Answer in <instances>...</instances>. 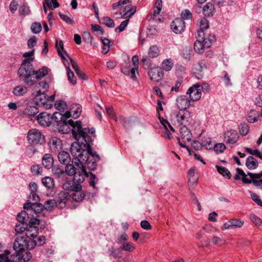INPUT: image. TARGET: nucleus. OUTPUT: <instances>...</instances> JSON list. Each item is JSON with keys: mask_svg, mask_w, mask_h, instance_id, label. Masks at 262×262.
<instances>
[{"mask_svg": "<svg viewBox=\"0 0 262 262\" xmlns=\"http://www.w3.org/2000/svg\"><path fill=\"white\" fill-rule=\"evenodd\" d=\"M69 121L73 127L72 135L77 140L71 146V152L74 157L72 163L75 164L76 161H78L86 164L90 170H94L97 166L96 162L99 160V156L91 148L95 137V129L93 128H83L80 121Z\"/></svg>", "mask_w": 262, "mask_h": 262, "instance_id": "1", "label": "nucleus"}, {"mask_svg": "<svg viewBox=\"0 0 262 262\" xmlns=\"http://www.w3.org/2000/svg\"><path fill=\"white\" fill-rule=\"evenodd\" d=\"M32 63V58L23 60L17 72L19 77L29 85L35 84L33 77L34 70Z\"/></svg>", "mask_w": 262, "mask_h": 262, "instance_id": "2", "label": "nucleus"}, {"mask_svg": "<svg viewBox=\"0 0 262 262\" xmlns=\"http://www.w3.org/2000/svg\"><path fill=\"white\" fill-rule=\"evenodd\" d=\"M215 40V37L214 34H208V37H205L202 40L198 39L194 42V49L197 53H202L204 49L210 48Z\"/></svg>", "mask_w": 262, "mask_h": 262, "instance_id": "3", "label": "nucleus"}, {"mask_svg": "<svg viewBox=\"0 0 262 262\" xmlns=\"http://www.w3.org/2000/svg\"><path fill=\"white\" fill-rule=\"evenodd\" d=\"M32 95L34 96V101L36 105L42 106L46 109L51 108L52 105L48 103L46 92H42L41 89L34 90L32 92Z\"/></svg>", "mask_w": 262, "mask_h": 262, "instance_id": "4", "label": "nucleus"}, {"mask_svg": "<svg viewBox=\"0 0 262 262\" xmlns=\"http://www.w3.org/2000/svg\"><path fill=\"white\" fill-rule=\"evenodd\" d=\"M177 121L183 126L190 125L193 122L191 113L189 111H180L177 114Z\"/></svg>", "mask_w": 262, "mask_h": 262, "instance_id": "5", "label": "nucleus"}, {"mask_svg": "<svg viewBox=\"0 0 262 262\" xmlns=\"http://www.w3.org/2000/svg\"><path fill=\"white\" fill-rule=\"evenodd\" d=\"M84 164L78 161L75 163V165L78 167V169L76 173L74 176L73 181L74 182L81 184L84 181L85 177H89V173H87L83 166Z\"/></svg>", "mask_w": 262, "mask_h": 262, "instance_id": "6", "label": "nucleus"}, {"mask_svg": "<svg viewBox=\"0 0 262 262\" xmlns=\"http://www.w3.org/2000/svg\"><path fill=\"white\" fill-rule=\"evenodd\" d=\"M28 140L31 144L41 143L44 140L40 132L36 129H32L28 133Z\"/></svg>", "mask_w": 262, "mask_h": 262, "instance_id": "7", "label": "nucleus"}, {"mask_svg": "<svg viewBox=\"0 0 262 262\" xmlns=\"http://www.w3.org/2000/svg\"><path fill=\"white\" fill-rule=\"evenodd\" d=\"M186 93L189 95V99L191 101H195L199 100L202 96L201 85L198 83L194 84L189 88Z\"/></svg>", "mask_w": 262, "mask_h": 262, "instance_id": "8", "label": "nucleus"}, {"mask_svg": "<svg viewBox=\"0 0 262 262\" xmlns=\"http://www.w3.org/2000/svg\"><path fill=\"white\" fill-rule=\"evenodd\" d=\"M170 27L175 33L181 34L185 30V24L181 18H177L171 22Z\"/></svg>", "mask_w": 262, "mask_h": 262, "instance_id": "9", "label": "nucleus"}, {"mask_svg": "<svg viewBox=\"0 0 262 262\" xmlns=\"http://www.w3.org/2000/svg\"><path fill=\"white\" fill-rule=\"evenodd\" d=\"M148 74L150 79L156 82L160 81L164 75L162 68L158 67L150 69Z\"/></svg>", "mask_w": 262, "mask_h": 262, "instance_id": "10", "label": "nucleus"}, {"mask_svg": "<svg viewBox=\"0 0 262 262\" xmlns=\"http://www.w3.org/2000/svg\"><path fill=\"white\" fill-rule=\"evenodd\" d=\"M244 224V221L238 219H232L225 222L221 228L223 230H226L235 228H241L243 226Z\"/></svg>", "mask_w": 262, "mask_h": 262, "instance_id": "11", "label": "nucleus"}, {"mask_svg": "<svg viewBox=\"0 0 262 262\" xmlns=\"http://www.w3.org/2000/svg\"><path fill=\"white\" fill-rule=\"evenodd\" d=\"M176 104L180 111H187V108L190 106V101L186 95H182L177 97Z\"/></svg>", "mask_w": 262, "mask_h": 262, "instance_id": "12", "label": "nucleus"}, {"mask_svg": "<svg viewBox=\"0 0 262 262\" xmlns=\"http://www.w3.org/2000/svg\"><path fill=\"white\" fill-rule=\"evenodd\" d=\"M36 119L41 125L48 126L51 123L52 117L50 114L47 112H42L36 117Z\"/></svg>", "mask_w": 262, "mask_h": 262, "instance_id": "13", "label": "nucleus"}, {"mask_svg": "<svg viewBox=\"0 0 262 262\" xmlns=\"http://www.w3.org/2000/svg\"><path fill=\"white\" fill-rule=\"evenodd\" d=\"M69 197L70 194L68 192L62 191L58 193L54 199L59 207L63 208Z\"/></svg>", "mask_w": 262, "mask_h": 262, "instance_id": "14", "label": "nucleus"}, {"mask_svg": "<svg viewBox=\"0 0 262 262\" xmlns=\"http://www.w3.org/2000/svg\"><path fill=\"white\" fill-rule=\"evenodd\" d=\"M205 68L204 64L202 62H198L193 65L192 68V73L193 75L198 79H201L203 78V70Z\"/></svg>", "mask_w": 262, "mask_h": 262, "instance_id": "15", "label": "nucleus"}, {"mask_svg": "<svg viewBox=\"0 0 262 262\" xmlns=\"http://www.w3.org/2000/svg\"><path fill=\"white\" fill-rule=\"evenodd\" d=\"M81 112L82 107L81 105L79 104H75L72 106L69 111H67L64 113V115L67 119H68L70 117L76 118L80 115Z\"/></svg>", "mask_w": 262, "mask_h": 262, "instance_id": "16", "label": "nucleus"}, {"mask_svg": "<svg viewBox=\"0 0 262 262\" xmlns=\"http://www.w3.org/2000/svg\"><path fill=\"white\" fill-rule=\"evenodd\" d=\"M26 238L24 236L18 235L13 244L14 250L23 251L27 245Z\"/></svg>", "mask_w": 262, "mask_h": 262, "instance_id": "17", "label": "nucleus"}, {"mask_svg": "<svg viewBox=\"0 0 262 262\" xmlns=\"http://www.w3.org/2000/svg\"><path fill=\"white\" fill-rule=\"evenodd\" d=\"M48 145L53 152H57L62 147L61 140L56 137H52L48 142Z\"/></svg>", "mask_w": 262, "mask_h": 262, "instance_id": "18", "label": "nucleus"}, {"mask_svg": "<svg viewBox=\"0 0 262 262\" xmlns=\"http://www.w3.org/2000/svg\"><path fill=\"white\" fill-rule=\"evenodd\" d=\"M38 113V108L35 105H28L23 111V114L31 120L33 118L36 119L35 115Z\"/></svg>", "mask_w": 262, "mask_h": 262, "instance_id": "19", "label": "nucleus"}, {"mask_svg": "<svg viewBox=\"0 0 262 262\" xmlns=\"http://www.w3.org/2000/svg\"><path fill=\"white\" fill-rule=\"evenodd\" d=\"M224 135L225 141L227 143L233 144L237 141L238 136L235 132L228 130L224 133Z\"/></svg>", "mask_w": 262, "mask_h": 262, "instance_id": "20", "label": "nucleus"}, {"mask_svg": "<svg viewBox=\"0 0 262 262\" xmlns=\"http://www.w3.org/2000/svg\"><path fill=\"white\" fill-rule=\"evenodd\" d=\"M42 164L47 169L53 167L54 159L52 155L50 154H45L42 158Z\"/></svg>", "mask_w": 262, "mask_h": 262, "instance_id": "21", "label": "nucleus"}, {"mask_svg": "<svg viewBox=\"0 0 262 262\" xmlns=\"http://www.w3.org/2000/svg\"><path fill=\"white\" fill-rule=\"evenodd\" d=\"M69 120H72L73 121L72 119H69L67 120H64L63 122H61L60 124L59 130L60 132H62L63 134L68 133L71 130L72 132V129L73 127L70 124ZM74 122H75L74 121Z\"/></svg>", "mask_w": 262, "mask_h": 262, "instance_id": "22", "label": "nucleus"}, {"mask_svg": "<svg viewBox=\"0 0 262 262\" xmlns=\"http://www.w3.org/2000/svg\"><path fill=\"white\" fill-rule=\"evenodd\" d=\"M58 159L61 164L66 165L70 162L71 157L68 152L62 151L58 153Z\"/></svg>", "mask_w": 262, "mask_h": 262, "instance_id": "23", "label": "nucleus"}, {"mask_svg": "<svg viewBox=\"0 0 262 262\" xmlns=\"http://www.w3.org/2000/svg\"><path fill=\"white\" fill-rule=\"evenodd\" d=\"M180 134L184 142H189L192 138V134L186 126H183L180 129Z\"/></svg>", "mask_w": 262, "mask_h": 262, "instance_id": "24", "label": "nucleus"}, {"mask_svg": "<svg viewBox=\"0 0 262 262\" xmlns=\"http://www.w3.org/2000/svg\"><path fill=\"white\" fill-rule=\"evenodd\" d=\"M258 165L257 161L252 156H249L246 159V166L249 169H255Z\"/></svg>", "mask_w": 262, "mask_h": 262, "instance_id": "25", "label": "nucleus"}, {"mask_svg": "<svg viewBox=\"0 0 262 262\" xmlns=\"http://www.w3.org/2000/svg\"><path fill=\"white\" fill-rule=\"evenodd\" d=\"M48 73L49 69L46 67H44L37 71L34 70V79L36 78V79H39L42 78L44 77L45 76H46L48 74Z\"/></svg>", "mask_w": 262, "mask_h": 262, "instance_id": "26", "label": "nucleus"}, {"mask_svg": "<svg viewBox=\"0 0 262 262\" xmlns=\"http://www.w3.org/2000/svg\"><path fill=\"white\" fill-rule=\"evenodd\" d=\"M214 11V8L212 4L207 3L203 8V14L206 16H212Z\"/></svg>", "mask_w": 262, "mask_h": 262, "instance_id": "27", "label": "nucleus"}, {"mask_svg": "<svg viewBox=\"0 0 262 262\" xmlns=\"http://www.w3.org/2000/svg\"><path fill=\"white\" fill-rule=\"evenodd\" d=\"M259 118L258 112L252 110L247 114V120L250 123H254L257 121Z\"/></svg>", "mask_w": 262, "mask_h": 262, "instance_id": "28", "label": "nucleus"}, {"mask_svg": "<svg viewBox=\"0 0 262 262\" xmlns=\"http://www.w3.org/2000/svg\"><path fill=\"white\" fill-rule=\"evenodd\" d=\"M78 167L74 164H67L65 167L64 173L69 176H74L77 171Z\"/></svg>", "mask_w": 262, "mask_h": 262, "instance_id": "29", "label": "nucleus"}, {"mask_svg": "<svg viewBox=\"0 0 262 262\" xmlns=\"http://www.w3.org/2000/svg\"><path fill=\"white\" fill-rule=\"evenodd\" d=\"M188 178L189 182L192 185L194 186L195 185L198 177L195 175V170L193 168H190L188 172Z\"/></svg>", "mask_w": 262, "mask_h": 262, "instance_id": "30", "label": "nucleus"}, {"mask_svg": "<svg viewBox=\"0 0 262 262\" xmlns=\"http://www.w3.org/2000/svg\"><path fill=\"white\" fill-rule=\"evenodd\" d=\"M27 92V87L23 85H18L14 88L13 93L15 96H21L26 94Z\"/></svg>", "mask_w": 262, "mask_h": 262, "instance_id": "31", "label": "nucleus"}, {"mask_svg": "<svg viewBox=\"0 0 262 262\" xmlns=\"http://www.w3.org/2000/svg\"><path fill=\"white\" fill-rule=\"evenodd\" d=\"M202 145L207 150L213 149V144L211 138L208 137H204L202 139Z\"/></svg>", "mask_w": 262, "mask_h": 262, "instance_id": "32", "label": "nucleus"}, {"mask_svg": "<svg viewBox=\"0 0 262 262\" xmlns=\"http://www.w3.org/2000/svg\"><path fill=\"white\" fill-rule=\"evenodd\" d=\"M39 229L37 227H30L26 231V236L28 238L35 237L38 234Z\"/></svg>", "mask_w": 262, "mask_h": 262, "instance_id": "33", "label": "nucleus"}, {"mask_svg": "<svg viewBox=\"0 0 262 262\" xmlns=\"http://www.w3.org/2000/svg\"><path fill=\"white\" fill-rule=\"evenodd\" d=\"M42 184L47 188H52L54 186V181L52 178L45 177L42 179Z\"/></svg>", "mask_w": 262, "mask_h": 262, "instance_id": "34", "label": "nucleus"}, {"mask_svg": "<svg viewBox=\"0 0 262 262\" xmlns=\"http://www.w3.org/2000/svg\"><path fill=\"white\" fill-rule=\"evenodd\" d=\"M52 171L53 174L58 178H63L64 176V170L58 166L53 167Z\"/></svg>", "mask_w": 262, "mask_h": 262, "instance_id": "35", "label": "nucleus"}, {"mask_svg": "<svg viewBox=\"0 0 262 262\" xmlns=\"http://www.w3.org/2000/svg\"><path fill=\"white\" fill-rule=\"evenodd\" d=\"M136 7H132L130 5H128L126 6L125 8L124 9L123 11L124 12V14H123L124 17H130L132 16L136 12Z\"/></svg>", "mask_w": 262, "mask_h": 262, "instance_id": "36", "label": "nucleus"}, {"mask_svg": "<svg viewBox=\"0 0 262 262\" xmlns=\"http://www.w3.org/2000/svg\"><path fill=\"white\" fill-rule=\"evenodd\" d=\"M14 251L15 252L11 255L9 259L10 262H18L23 257L22 251Z\"/></svg>", "mask_w": 262, "mask_h": 262, "instance_id": "37", "label": "nucleus"}, {"mask_svg": "<svg viewBox=\"0 0 262 262\" xmlns=\"http://www.w3.org/2000/svg\"><path fill=\"white\" fill-rule=\"evenodd\" d=\"M121 250V248L115 249L112 247L108 250L110 255L115 258H121L123 255V253Z\"/></svg>", "mask_w": 262, "mask_h": 262, "instance_id": "38", "label": "nucleus"}, {"mask_svg": "<svg viewBox=\"0 0 262 262\" xmlns=\"http://www.w3.org/2000/svg\"><path fill=\"white\" fill-rule=\"evenodd\" d=\"M159 53V48L156 45H153L149 49L148 55L150 58H155L158 56Z\"/></svg>", "mask_w": 262, "mask_h": 262, "instance_id": "39", "label": "nucleus"}, {"mask_svg": "<svg viewBox=\"0 0 262 262\" xmlns=\"http://www.w3.org/2000/svg\"><path fill=\"white\" fill-rule=\"evenodd\" d=\"M43 5H47L50 9L57 8L59 6V4L57 0H44Z\"/></svg>", "mask_w": 262, "mask_h": 262, "instance_id": "40", "label": "nucleus"}, {"mask_svg": "<svg viewBox=\"0 0 262 262\" xmlns=\"http://www.w3.org/2000/svg\"><path fill=\"white\" fill-rule=\"evenodd\" d=\"M101 40L103 45L102 48V53L104 54H105L108 52L110 50L111 43H112V44L113 43L112 42L110 39L106 38H101Z\"/></svg>", "mask_w": 262, "mask_h": 262, "instance_id": "41", "label": "nucleus"}, {"mask_svg": "<svg viewBox=\"0 0 262 262\" xmlns=\"http://www.w3.org/2000/svg\"><path fill=\"white\" fill-rule=\"evenodd\" d=\"M55 46L59 56H60L63 59H66L63 53H62V51H63L64 53L67 54L66 51L63 50V44L62 41L61 40H60L59 41L58 40H56Z\"/></svg>", "mask_w": 262, "mask_h": 262, "instance_id": "42", "label": "nucleus"}, {"mask_svg": "<svg viewBox=\"0 0 262 262\" xmlns=\"http://www.w3.org/2000/svg\"><path fill=\"white\" fill-rule=\"evenodd\" d=\"M121 249L127 252H132L135 250L134 244L132 243L124 242L120 247Z\"/></svg>", "mask_w": 262, "mask_h": 262, "instance_id": "43", "label": "nucleus"}, {"mask_svg": "<svg viewBox=\"0 0 262 262\" xmlns=\"http://www.w3.org/2000/svg\"><path fill=\"white\" fill-rule=\"evenodd\" d=\"M28 214L25 211H23L17 215L16 219L21 224H27Z\"/></svg>", "mask_w": 262, "mask_h": 262, "instance_id": "44", "label": "nucleus"}, {"mask_svg": "<svg viewBox=\"0 0 262 262\" xmlns=\"http://www.w3.org/2000/svg\"><path fill=\"white\" fill-rule=\"evenodd\" d=\"M52 120L55 119V121L56 122H63L64 120H67V119L66 118V117L64 114H62L61 113L59 112H55L53 114L52 116H51Z\"/></svg>", "mask_w": 262, "mask_h": 262, "instance_id": "45", "label": "nucleus"}, {"mask_svg": "<svg viewBox=\"0 0 262 262\" xmlns=\"http://www.w3.org/2000/svg\"><path fill=\"white\" fill-rule=\"evenodd\" d=\"M43 206L45 209L47 210H50L52 209V208L55 206H58V205L56 204L55 199H52L46 201Z\"/></svg>", "mask_w": 262, "mask_h": 262, "instance_id": "46", "label": "nucleus"}, {"mask_svg": "<svg viewBox=\"0 0 262 262\" xmlns=\"http://www.w3.org/2000/svg\"><path fill=\"white\" fill-rule=\"evenodd\" d=\"M217 171L222 175L224 177H226L228 178H230L231 177V173L225 167L223 166H216Z\"/></svg>", "mask_w": 262, "mask_h": 262, "instance_id": "47", "label": "nucleus"}, {"mask_svg": "<svg viewBox=\"0 0 262 262\" xmlns=\"http://www.w3.org/2000/svg\"><path fill=\"white\" fill-rule=\"evenodd\" d=\"M29 7L25 4L21 6L19 9V15L22 17L29 15L30 13Z\"/></svg>", "mask_w": 262, "mask_h": 262, "instance_id": "48", "label": "nucleus"}, {"mask_svg": "<svg viewBox=\"0 0 262 262\" xmlns=\"http://www.w3.org/2000/svg\"><path fill=\"white\" fill-rule=\"evenodd\" d=\"M172 66L173 63L170 60H165L162 62V69H163L166 71H169L172 69Z\"/></svg>", "mask_w": 262, "mask_h": 262, "instance_id": "49", "label": "nucleus"}, {"mask_svg": "<svg viewBox=\"0 0 262 262\" xmlns=\"http://www.w3.org/2000/svg\"><path fill=\"white\" fill-rule=\"evenodd\" d=\"M199 23L200 29L201 30L204 31L205 30H206L209 28L208 21L205 17L201 18L199 20Z\"/></svg>", "mask_w": 262, "mask_h": 262, "instance_id": "50", "label": "nucleus"}, {"mask_svg": "<svg viewBox=\"0 0 262 262\" xmlns=\"http://www.w3.org/2000/svg\"><path fill=\"white\" fill-rule=\"evenodd\" d=\"M45 209L42 204L39 203H33L32 210L35 213H40Z\"/></svg>", "mask_w": 262, "mask_h": 262, "instance_id": "51", "label": "nucleus"}, {"mask_svg": "<svg viewBox=\"0 0 262 262\" xmlns=\"http://www.w3.org/2000/svg\"><path fill=\"white\" fill-rule=\"evenodd\" d=\"M31 29L33 33H39L41 30V25L40 23L34 22L31 25Z\"/></svg>", "mask_w": 262, "mask_h": 262, "instance_id": "52", "label": "nucleus"}, {"mask_svg": "<svg viewBox=\"0 0 262 262\" xmlns=\"http://www.w3.org/2000/svg\"><path fill=\"white\" fill-rule=\"evenodd\" d=\"M85 194L81 191L79 192L74 193L72 195V199L75 202H80L82 201L84 198Z\"/></svg>", "mask_w": 262, "mask_h": 262, "instance_id": "53", "label": "nucleus"}, {"mask_svg": "<svg viewBox=\"0 0 262 262\" xmlns=\"http://www.w3.org/2000/svg\"><path fill=\"white\" fill-rule=\"evenodd\" d=\"M102 23L110 28H114L115 27L114 20L107 16L103 18Z\"/></svg>", "mask_w": 262, "mask_h": 262, "instance_id": "54", "label": "nucleus"}, {"mask_svg": "<svg viewBox=\"0 0 262 262\" xmlns=\"http://www.w3.org/2000/svg\"><path fill=\"white\" fill-rule=\"evenodd\" d=\"M67 75L68 80L73 84H75L76 83V78L74 76V73L71 71L70 69L68 67L67 68Z\"/></svg>", "mask_w": 262, "mask_h": 262, "instance_id": "55", "label": "nucleus"}, {"mask_svg": "<svg viewBox=\"0 0 262 262\" xmlns=\"http://www.w3.org/2000/svg\"><path fill=\"white\" fill-rule=\"evenodd\" d=\"M212 243L213 245L221 246L226 243V241L221 237L213 236L212 238Z\"/></svg>", "mask_w": 262, "mask_h": 262, "instance_id": "56", "label": "nucleus"}, {"mask_svg": "<svg viewBox=\"0 0 262 262\" xmlns=\"http://www.w3.org/2000/svg\"><path fill=\"white\" fill-rule=\"evenodd\" d=\"M213 148L217 153H222L226 149V146L223 143H217L213 145Z\"/></svg>", "mask_w": 262, "mask_h": 262, "instance_id": "57", "label": "nucleus"}, {"mask_svg": "<svg viewBox=\"0 0 262 262\" xmlns=\"http://www.w3.org/2000/svg\"><path fill=\"white\" fill-rule=\"evenodd\" d=\"M26 228L27 224L19 223L16 225L15 230L17 233H21L26 230Z\"/></svg>", "mask_w": 262, "mask_h": 262, "instance_id": "58", "label": "nucleus"}, {"mask_svg": "<svg viewBox=\"0 0 262 262\" xmlns=\"http://www.w3.org/2000/svg\"><path fill=\"white\" fill-rule=\"evenodd\" d=\"M249 127L246 124H241L239 126V133L243 136L246 135L249 133Z\"/></svg>", "mask_w": 262, "mask_h": 262, "instance_id": "59", "label": "nucleus"}, {"mask_svg": "<svg viewBox=\"0 0 262 262\" xmlns=\"http://www.w3.org/2000/svg\"><path fill=\"white\" fill-rule=\"evenodd\" d=\"M128 23V19H125L123 20L122 22H121L119 26L115 29V31L116 32H120L123 31L125 27L127 26Z\"/></svg>", "mask_w": 262, "mask_h": 262, "instance_id": "60", "label": "nucleus"}, {"mask_svg": "<svg viewBox=\"0 0 262 262\" xmlns=\"http://www.w3.org/2000/svg\"><path fill=\"white\" fill-rule=\"evenodd\" d=\"M76 182L73 181V183L72 185V188L70 191H73L74 193H77L81 191L82 186L80 184H75Z\"/></svg>", "mask_w": 262, "mask_h": 262, "instance_id": "61", "label": "nucleus"}, {"mask_svg": "<svg viewBox=\"0 0 262 262\" xmlns=\"http://www.w3.org/2000/svg\"><path fill=\"white\" fill-rule=\"evenodd\" d=\"M31 171L34 175H37L42 172V169L39 165H34L31 167Z\"/></svg>", "mask_w": 262, "mask_h": 262, "instance_id": "62", "label": "nucleus"}, {"mask_svg": "<svg viewBox=\"0 0 262 262\" xmlns=\"http://www.w3.org/2000/svg\"><path fill=\"white\" fill-rule=\"evenodd\" d=\"M250 195L253 201H254L258 205L262 207V202L259 198L258 195L252 192H250Z\"/></svg>", "mask_w": 262, "mask_h": 262, "instance_id": "63", "label": "nucleus"}, {"mask_svg": "<svg viewBox=\"0 0 262 262\" xmlns=\"http://www.w3.org/2000/svg\"><path fill=\"white\" fill-rule=\"evenodd\" d=\"M250 219L256 226H260L261 224V220L255 214H251Z\"/></svg>", "mask_w": 262, "mask_h": 262, "instance_id": "64", "label": "nucleus"}]
</instances>
